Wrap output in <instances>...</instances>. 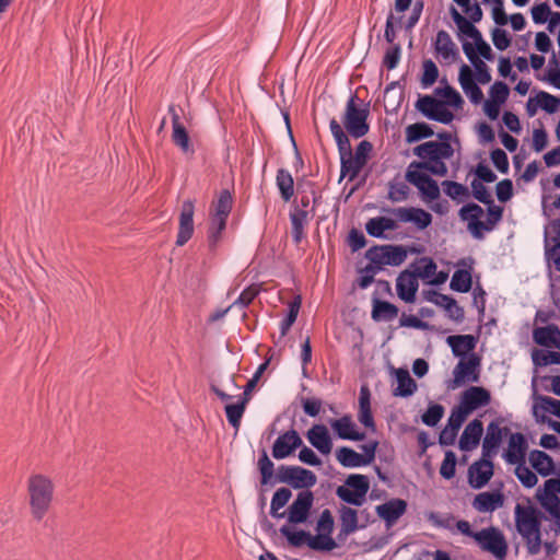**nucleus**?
I'll list each match as a JSON object with an SVG mask.
<instances>
[{
	"label": "nucleus",
	"instance_id": "8fccbe9b",
	"mask_svg": "<svg viewBox=\"0 0 560 560\" xmlns=\"http://www.w3.org/2000/svg\"><path fill=\"white\" fill-rule=\"evenodd\" d=\"M302 304V298L301 295L294 296V299L289 303V312L287 317L281 322L280 324V335L281 337H284L294 322L298 318L299 311L301 308Z\"/></svg>",
	"mask_w": 560,
	"mask_h": 560
},
{
	"label": "nucleus",
	"instance_id": "338daca9",
	"mask_svg": "<svg viewBox=\"0 0 560 560\" xmlns=\"http://www.w3.org/2000/svg\"><path fill=\"white\" fill-rule=\"evenodd\" d=\"M489 94L490 101L503 104L509 97L510 89L504 82L497 81L491 85Z\"/></svg>",
	"mask_w": 560,
	"mask_h": 560
},
{
	"label": "nucleus",
	"instance_id": "6ab92c4d",
	"mask_svg": "<svg viewBox=\"0 0 560 560\" xmlns=\"http://www.w3.org/2000/svg\"><path fill=\"white\" fill-rule=\"evenodd\" d=\"M303 444L299 433L292 429L280 434L273 443L272 456L276 459H283L290 456L296 448Z\"/></svg>",
	"mask_w": 560,
	"mask_h": 560
},
{
	"label": "nucleus",
	"instance_id": "aec40b11",
	"mask_svg": "<svg viewBox=\"0 0 560 560\" xmlns=\"http://www.w3.org/2000/svg\"><path fill=\"white\" fill-rule=\"evenodd\" d=\"M433 48L436 58L441 62L452 63L458 58V48L451 35L444 30L436 33Z\"/></svg>",
	"mask_w": 560,
	"mask_h": 560
},
{
	"label": "nucleus",
	"instance_id": "37998d69",
	"mask_svg": "<svg viewBox=\"0 0 560 560\" xmlns=\"http://www.w3.org/2000/svg\"><path fill=\"white\" fill-rule=\"evenodd\" d=\"M336 457L343 467L354 468L364 466L363 455L348 446L337 450Z\"/></svg>",
	"mask_w": 560,
	"mask_h": 560
},
{
	"label": "nucleus",
	"instance_id": "69168bd1",
	"mask_svg": "<svg viewBox=\"0 0 560 560\" xmlns=\"http://www.w3.org/2000/svg\"><path fill=\"white\" fill-rule=\"evenodd\" d=\"M538 104H540V108L544 109L548 114H553L558 110L560 98L545 92L539 91L537 93Z\"/></svg>",
	"mask_w": 560,
	"mask_h": 560
},
{
	"label": "nucleus",
	"instance_id": "a18cd8bd",
	"mask_svg": "<svg viewBox=\"0 0 560 560\" xmlns=\"http://www.w3.org/2000/svg\"><path fill=\"white\" fill-rule=\"evenodd\" d=\"M433 135V129L425 122H416L409 125L406 128V141L408 143H413L421 139L430 138Z\"/></svg>",
	"mask_w": 560,
	"mask_h": 560
},
{
	"label": "nucleus",
	"instance_id": "393cba45",
	"mask_svg": "<svg viewBox=\"0 0 560 560\" xmlns=\"http://www.w3.org/2000/svg\"><path fill=\"white\" fill-rule=\"evenodd\" d=\"M406 509V501L401 499H393L377 505L376 513L386 522L387 526H392L401 515H404Z\"/></svg>",
	"mask_w": 560,
	"mask_h": 560
},
{
	"label": "nucleus",
	"instance_id": "f257e3e1",
	"mask_svg": "<svg viewBox=\"0 0 560 560\" xmlns=\"http://www.w3.org/2000/svg\"><path fill=\"white\" fill-rule=\"evenodd\" d=\"M26 493L32 518L42 522L52 506L55 498L52 479L42 472L31 474L26 480Z\"/></svg>",
	"mask_w": 560,
	"mask_h": 560
},
{
	"label": "nucleus",
	"instance_id": "20e7f679",
	"mask_svg": "<svg viewBox=\"0 0 560 560\" xmlns=\"http://www.w3.org/2000/svg\"><path fill=\"white\" fill-rule=\"evenodd\" d=\"M369 264L363 268L364 272L378 273L384 266H399L407 258V250L401 245H374L365 253Z\"/></svg>",
	"mask_w": 560,
	"mask_h": 560
},
{
	"label": "nucleus",
	"instance_id": "f03ea898",
	"mask_svg": "<svg viewBox=\"0 0 560 560\" xmlns=\"http://www.w3.org/2000/svg\"><path fill=\"white\" fill-rule=\"evenodd\" d=\"M541 512L532 504L517 503L514 509L516 530L532 556L538 555L541 550Z\"/></svg>",
	"mask_w": 560,
	"mask_h": 560
},
{
	"label": "nucleus",
	"instance_id": "c9c22d12",
	"mask_svg": "<svg viewBox=\"0 0 560 560\" xmlns=\"http://www.w3.org/2000/svg\"><path fill=\"white\" fill-rule=\"evenodd\" d=\"M398 315V307L387 301L373 300L372 318L375 322H390Z\"/></svg>",
	"mask_w": 560,
	"mask_h": 560
},
{
	"label": "nucleus",
	"instance_id": "4c0bfd02",
	"mask_svg": "<svg viewBox=\"0 0 560 560\" xmlns=\"http://www.w3.org/2000/svg\"><path fill=\"white\" fill-rule=\"evenodd\" d=\"M292 225V238L295 244H300L304 237V226L307 223V211L304 209L295 208L290 213Z\"/></svg>",
	"mask_w": 560,
	"mask_h": 560
},
{
	"label": "nucleus",
	"instance_id": "1a4fd4ad",
	"mask_svg": "<svg viewBox=\"0 0 560 560\" xmlns=\"http://www.w3.org/2000/svg\"><path fill=\"white\" fill-rule=\"evenodd\" d=\"M373 151V144L368 140H362L355 148L354 153H350L346 161L341 163V177H349L354 180L362 168L366 165Z\"/></svg>",
	"mask_w": 560,
	"mask_h": 560
},
{
	"label": "nucleus",
	"instance_id": "6e6552de",
	"mask_svg": "<svg viewBox=\"0 0 560 560\" xmlns=\"http://www.w3.org/2000/svg\"><path fill=\"white\" fill-rule=\"evenodd\" d=\"M277 479L279 482L287 483L293 489H305L314 487L317 482L316 475L301 466L281 465L278 468Z\"/></svg>",
	"mask_w": 560,
	"mask_h": 560
},
{
	"label": "nucleus",
	"instance_id": "423d86ee",
	"mask_svg": "<svg viewBox=\"0 0 560 560\" xmlns=\"http://www.w3.org/2000/svg\"><path fill=\"white\" fill-rule=\"evenodd\" d=\"M370 490V480L365 475L352 474L347 477L345 485L336 489L337 497L355 506L364 503L365 497Z\"/></svg>",
	"mask_w": 560,
	"mask_h": 560
},
{
	"label": "nucleus",
	"instance_id": "0eeeda50",
	"mask_svg": "<svg viewBox=\"0 0 560 560\" xmlns=\"http://www.w3.org/2000/svg\"><path fill=\"white\" fill-rule=\"evenodd\" d=\"M480 357L472 352L467 358L459 359L453 370V380L448 384V388L455 389L465 383H477L480 378Z\"/></svg>",
	"mask_w": 560,
	"mask_h": 560
},
{
	"label": "nucleus",
	"instance_id": "a19ab883",
	"mask_svg": "<svg viewBox=\"0 0 560 560\" xmlns=\"http://www.w3.org/2000/svg\"><path fill=\"white\" fill-rule=\"evenodd\" d=\"M248 397H241L236 404L225 405L228 421L235 430H238L241 425V420L245 412Z\"/></svg>",
	"mask_w": 560,
	"mask_h": 560
},
{
	"label": "nucleus",
	"instance_id": "f704fd0d",
	"mask_svg": "<svg viewBox=\"0 0 560 560\" xmlns=\"http://www.w3.org/2000/svg\"><path fill=\"white\" fill-rule=\"evenodd\" d=\"M340 530L339 536H349L358 529L357 510L342 505L339 509Z\"/></svg>",
	"mask_w": 560,
	"mask_h": 560
},
{
	"label": "nucleus",
	"instance_id": "b1692460",
	"mask_svg": "<svg viewBox=\"0 0 560 560\" xmlns=\"http://www.w3.org/2000/svg\"><path fill=\"white\" fill-rule=\"evenodd\" d=\"M308 442L322 454L328 455L332 448L331 438L324 424H314L306 433Z\"/></svg>",
	"mask_w": 560,
	"mask_h": 560
},
{
	"label": "nucleus",
	"instance_id": "39448f33",
	"mask_svg": "<svg viewBox=\"0 0 560 560\" xmlns=\"http://www.w3.org/2000/svg\"><path fill=\"white\" fill-rule=\"evenodd\" d=\"M369 114L370 104L360 98L358 94H352L346 104L342 119L343 126L351 137L359 139L369 132Z\"/></svg>",
	"mask_w": 560,
	"mask_h": 560
},
{
	"label": "nucleus",
	"instance_id": "f3484780",
	"mask_svg": "<svg viewBox=\"0 0 560 560\" xmlns=\"http://www.w3.org/2000/svg\"><path fill=\"white\" fill-rule=\"evenodd\" d=\"M194 201L190 199L185 200L179 214L178 233L176 237L177 246H184L191 238L194 234Z\"/></svg>",
	"mask_w": 560,
	"mask_h": 560
},
{
	"label": "nucleus",
	"instance_id": "3c124183",
	"mask_svg": "<svg viewBox=\"0 0 560 560\" xmlns=\"http://www.w3.org/2000/svg\"><path fill=\"white\" fill-rule=\"evenodd\" d=\"M308 547L316 551H331L337 547V544L330 534L318 533L316 536L311 535Z\"/></svg>",
	"mask_w": 560,
	"mask_h": 560
},
{
	"label": "nucleus",
	"instance_id": "7c9ffc66",
	"mask_svg": "<svg viewBox=\"0 0 560 560\" xmlns=\"http://www.w3.org/2000/svg\"><path fill=\"white\" fill-rule=\"evenodd\" d=\"M532 468L541 477L555 474V462L550 455L540 450H532L528 454Z\"/></svg>",
	"mask_w": 560,
	"mask_h": 560
},
{
	"label": "nucleus",
	"instance_id": "052dcab7",
	"mask_svg": "<svg viewBox=\"0 0 560 560\" xmlns=\"http://www.w3.org/2000/svg\"><path fill=\"white\" fill-rule=\"evenodd\" d=\"M459 7L463 8L464 12L468 15V20L478 23L482 19V10L477 2L471 3V0H453Z\"/></svg>",
	"mask_w": 560,
	"mask_h": 560
},
{
	"label": "nucleus",
	"instance_id": "e2e57ef3",
	"mask_svg": "<svg viewBox=\"0 0 560 560\" xmlns=\"http://www.w3.org/2000/svg\"><path fill=\"white\" fill-rule=\"evenodd\" d=\"M456 472V455L453 451H446L440 467V474L444 479H452Z\"/></svg>",
	"mask_w": 560,
	"mask_h": 560
},
{
	"label": "nucleus",
	"instance_id": "4468645a",
	"mask_svg": "<svg viewBox=\"0 0 560 560\" xmlns=\"http://www.w3.org/2000/svg\"><path fill=\"white\" fill-rule=\"evenodd\" d=\"M483 213V209L475 202L463 206L458 211L460 220L467 222V229L476 240L483 238L482 228L485 226L483 221L480 220Z\"/></svg>",
	"mask_w": 560,
	"mask_h": 560
},
{
	"label": "nucleus",
	"instance_id": "473e14b6",
	"mask_svg": "<svg viewBox=\"0 0 560 560\" xmlns=\"http://www.w3.org/2000/svg\"><path fill=\"white\" fill-rule=\"evenodd\" d=\"M330 132L336 141L338 152L340 155V164L347 160L352 152L351 143L348 135L343 131L341 125L332 118L329 122Z\"/></svg>",
	"mask_w": 560,
	"mask_h": 560
},
{
	"label": "nucleus",
	"instance_id": "bf43d9fd",
	"mask_svg": "<svg viewBox=\"0 0 560 560\" xmlns=\"http://www.w3.org/2000/svg\"><path fill=\"white\" fill-rule=\"evenodd\" d=\"M444 415V407L440 404H431L422 415V422L425 425H436Z\"/></svg>",
	"mask_w": 560,
	"mask_h": 560
},
{
	"label": "nucleus",
	"instance_id": "09e8293b",
	"mask_svg": "<svg viewBox=\"0 0 560 560\" xmlns=\"http://www.w3.org/2000/svg\"><path fill=\"white\" fill-rule=\"evenodd\" d=\"M514 474L523 487L530 489L538 482L537 475L526 466V460L514 464Z\"/></svg>",
	"mask_w": 560,
	"mask_h": 560
},
{
	"label": "nucleus",
	"instance_id": "cd10ccee",
	"mask_svg": "<svg viewBox=\"0 0 560 560\" xmlns=\"http://www.w3.org/2000/svg\"><path fill=\"white\" fill-rule=\"evenodd\" d=\"M504 503V495L500 491H486L478 493L474 501L472 508L481 513L493 512L501 508Z\"/></svg>",
	"mask_w": 560,
	"mask_h": 560
},
{
	"label": "nucleus",
	"instance_id": "9b49d317",
	"mask_svg": "<svg viewBox=\"0 0 560 560\" xmlns=\"http://www.w3.org/2000/svg\"><path fill=\"white\" fill-rule=\"evenodd\" d=\"M401 223H412L418 230H425L432 223V215L422 208L398 207L387 210Z\"/></svg>",
	"mask_w": 560,
	"mask_h": 560
},
{
	"label": "nucleus",
	"instance_id": "774afa93",
	"mask_svg": "<svg viewBox=\"0 0 560 560\" xmlns=\"http://www.w3.org/2000/svg\"><path fill=\"white\" fill-rule=\"evenodd\" d=\"M258 467L261 475V483H268L273 477V468L275 465L271 459L268 457L267 453L264 452L262 455L258 459Z\"/></svg>",
	"mask_w": 560,
	"mask_h": 560
},
{
	"label": "nucleus",
	"instance_id": "58836bf2",
	"mask_svg": "<svg viewBox=\"0 0 560 560\" xmlns=\"http://www.w3.org/2000/svg\"><path fill=\"white\" fill-rule=\"evenodd\" d=\"M276 185L280 191L281 198L289 201L294 195V180L292 175L285 168H279L276 175Z\"/></svg>",
	"mask_w": 560,
	"mask_h": 560
},
{
	"label": "nucleus",
	"instance_id": "9d476101",
	"mask_svg": "<svg viewBox=\"0 0 560 560\" xmlns=\"http://www.w3.org/2000/svg\"><path fill=\"white\" fill-rule=\"evenodd\" d=\"M416 108L424 117L434 121L451 124L454 119V114L445 106V103L431 95L420 96L416 102Z\"/></svg>",
	"mask_w": 560,
	"mask_h": 560
},
{
	"label": "nucleus",
	"instance_id": "ea45409f",
	"mask_svg": "<svg viewBox=\"0 0 560 560\" xmlns=\"http://www.w3.org/2000/svg\"><path fill=\"white\" fill-rule=\"evenodd\" d=\"M292 497V492L289 488H279L272 495L270 503V514L275 518H282L285 516V512H279L284 508Z\"/></svg>",
	"mask_w": 560,
	"mask_h": 560
},
{
	"label": "nucleus",
	"instance_id": "5701e85b",
	"mask_svg": "<svg viewBox=\"0 0 560 560\" xmlns=\"http://www.w3.org/2000/svg\"><path fill=\"white\" fill-rule=\"evenodd\" d=\"M458 81L471 103L479 104L483 100V93L475 80L472 70L467 65L459 68Z\"/></svg>",
	"mask_w": 560,
	"mask_h": 560
},
{
	"label": "nucleus",
	"instance_id": "5fc2aeb1",
	"mask_svg": "<svg viewBox=\"0 0 560 560\" xmlns=\"http://www.w3.org/2000/svg\"><path fill=\"white\" fill-rule=\"evenodd\" d=\"M443 190L453 200L460 201L462 198L469 196V190L463 184L453 180H444L442 183Z\"/></svg>",
	"mask_w": 560,
	"mask_h": 560
},
{
	"label": "nucleus",
	"instance_id": "2f4dec72",
	"mask_svg": "<svg viewBox=\"0 0 560 560\" xmlns=\"http://www.w3.org/2000/svg\"><path fill=\"white\" fill-rule=\"evenodd\" d=\"M330 425L342 440L362 441L365 439L364 433L355 430V424L349 415L331 421Z\"/></svg>",
	"mask_w": 560,
	"mask_h": 560
},
{
	"label": "nucleus",
	"instance_id": "a878e982",
	"mask_svg": "<svg viewBox=\"0 0 560 560\" xmlns=\"http://www.w3.org/2000/svg\"><path fill=\"white\" fill-rule=\"evenodd\" d=\"M455 357L463 359L472 353L477 345V338L472 335H452L446 338Z\"/></svg>",
	"mask_w": 560,
	"mask_h": 560
},
{
	"label": "nucleus",
	"instance_id": "72a5a7b5",
	"mask_svg": "<svg viewBox=\"0 0 560 560\" xmlns=\"http://www.w3.org/2000/svg\"><path fill=\"white\" fill-rule=\"evenodd\" d=\"M396 219L387 218V217H376L370 219L365 224V230L370 236L376 238L385 237V231H394L398 229Z\"/></svg>",
	"mask_w": 560,
	"mask_h": 560
},
{
	"label": "nucleus",
	"instance_id": "864d4df0",
	"mask_svg": "<svg viewBox=\"0 0 560 560\" xmlns=\"http://www.w3.org/2000/svg\"><path fill=\"white\" fill-rule=\"evenodd\" d=\"M540 489L537 491V498L542 508L555 518L560 520V498L558 495H544L540 494Z\"/></svg>",
	"mask_w": 560,
	"mask_h": 560
},
{
	"label": "nucleus",
	"instance_id": "de8ad7c7",
	"mask_svg": "<svg viewBox=\"0 0 560 560\" xmlns=\"http://www.w3.org/2000/svg\"><path fill=\"white\" fill-rule=\"evenodd\" d=\"M280 534L288 539L290 546L299 548L306 544L308 546V539L311 534L305 530H292L289 525H283L279 529Z\"/></svg>",
	"mask_w": 560,
	"mask_h": 560
},
{
	"label": "nucleus",
	"instance_id": "c03bdc74",
	"mask_svg": "<svg viewBox=\"0 0 560 560\" xmlns=\"http://www.w3.org/2000/svg\"><path fill=\"white\" fill-rule=\"evenodd\" d=\"M233 207V197L228 189H223L217 201L212 203L213 210H211L210 214L220 217V218H229L231 210Z\"/></svg>",
	"mask_w": 560,
	"mask_h": 560
},
{
	"label": "nucleus",
	"instance_id": "49530a36",
	"mask_svg": "<svg viewBox=\"0 0 560 560\" xmlns=\"http://www.w3.org/2000/svg\"><path fill=\"white\" fill-rule=\"evenodd\" d=\"M471 275L466 269L456 270L451 279L450 287L453 291L466 293L471 289Z\"/></svg>",
	"mask_w": 560,
	"mask_h": 560
},
{
	"label": "nucleus",
	"instance_id": "6e6d98bb",
	"mask_svg": "<svg viewBox=\"0 0 560 560\" xmlns=\"http://www.w3.org/2000/svg\"><path fill=\"white\" fill-rule=\"evenodd\" d=\"M439 78V69L433 60L425 59L422 62L421 84L424 88L431 86Z\"/></svg>",
	"mask_w": 560,
	"mask_h": 560
},
{
	"label": "nucleus",
	"instance_id": "79ce46f5",
	"mask_svg": "<svg viewBox=\"0 0 560 560\" xmlns=\"http://www.w3.org/2000/svg\"><path fill=\"white\" fill-rule=\"evenodd\" d=\"M226 218H220L210 214V224L208 229V243L211 249H214L222 237L226 228Z\"/></svg>",
	"mask_w": 560,
	"mask_h": 560
},
{
	"label": "nucleus",
	"instance_id": "2eb2a0df",
	"mask_svg": "<svg viewBox=\"0 0 560 560\" xmlns=\"http://www.w3.org/2000/svg\"><path fill=\"white\" fill-rule=\"evenodd\" d=\"M493 476L492 457H483L468 468V481L474 489L485 487Z\"/></svg>",
	"mask_w": 560,
	"mask_h": 560
},
{
	"label": "nucleus",
	"instance_id": "c85d7f7f",
	"mask_svg": "<svg viewBox=\"0 0 560 560\" xmlns=\"http://www.w3.org/2000/svg\"><path fill=\"white\" fill-rule=\"evenodd\" d=\"M533 339L539 346L560 349V328L555 324L536 327L533 330Z\"/></svg>",
	"mask_w": 560,
	"mask_h": 560
},
{
	"label": "nucleus",
	"instance_id": "603ef678",
	"mask_svg": "<svg viewBox=\"0 0 560 560\" xmlns=\"http://www.w3.org/2000/svg\"><path fill=\"white\" fill-rule=\"evenodd\" d=\"M410 167H415L418 170H423L432 173L438 176H445L447 173V167L443 162V159H436L432 161H420V162H411Z\"/></svg>",
	"mask_w": 560,
	"mask_h": 560
},
{
	"label": "nucleus",
	"instance_id": "f8f14e48",
	"mask_svg": "<svg viewBox=\"0 0 560 560\" xmlns=\"http://www.w3.org/2000/svg\"><path fill=\"white\" fill-rule=\"evenodd\" d=\"M313 503L314 494L311 490L300 491L295 500L288 508V522L291 524L305 523L308 518Z\"/></svg>",
	"mask_w": 560,
	"mask_h": 560
},
{
	"label": "nucleus",
	"instance_id": "c756f323",
	"mask_svg": "<svg viewBox=\"0 0 560 560\" xmlns=\"http://www.w3.org/2000/svg\"><path fill=\"white\" fill-rule=\"evenodd\" d=\"M482 422L478 419L469 422L459 439V448L465 452L472 451L480 442L482 435Z\"/></svg>",
	"mask_w": 560,
	"mask_h": 560
},
{
	"label": "nucleus",
	"instance_id": "a211bd4d",
	"mask_svg": "<svg viewBox=\"0 0 560 560\" xmlns=\"http://www.w3.org/2000/svg\"><path fill=\"white\" fill-rule=\"evenodd\" d=\"M413 153L422 161H432L436 159H450L454 150L446 141H428L416 147Z\"/></svg>",
	"mask_w": 560,
	"mask_h": 560
},
{
	"label": "nucleus",
	"instance_id": "dca6fc26",
	"mask_svg": "<svg viewBox=\"0 0 560 560\" xmlns=\"http://www.w3.org/2000/svg\"><path fill=\"white\" fill-rule=\"evenodd\" d=\"M528 442L526 436L521 432H510L508 447L502 454V457L508 464L513 465L526 460Z\"/></svg>",
	"mask_w": 560,
	"mask_h": 560
},
{
	"label": "nucleus",
	"instance_id": "680f3d73",
	"mask_svg": "<svg viewBox=\"0 0 560 560\" xmlns=\"http://www.w3.org/2000/svg\"><path fill=\"white\" fill-rule=\"evenodd\" d=\"M488 206V218L487 221L483 222L482 232H490L494 229V226L502 220L503 208L500 206H495L494 203H487Z\"/></svg>",
	"mask_w": 560,
	"mask_h": 560
},
{
	"label": "nucleus",
	"instance_id": "bb28decb",
	"mask_svg": "<svg viewBox=\"0 0 560 560\" xmlns=\"http://www.w3.org/2000/svg\"><path fill=\"white\" fill-rule=\"evenodd\" d=\"M172 115V141L177 145L184 153L190 151V139L188 131L180 121L179 115L176 113L175 107L172 105L168 108Z\"/></svg>",
	"mask_w": 560,
	"mask_h": 560
},
{
	"label": "nucleus",
	"instance_id": "7ed1b4c3",
	"mask_svg": "<svg viewBox=\"0 0 560 560\" xmlns=\"http://www.w3.org/2000/svg\"><path fill=\"white\" fill-rule=\"evenodd\" d=\"M456 528L463 535L472 538L482 551L491 553L497 560H504L509 552V545L504 534L494 526L474 532L468 521L459 520Z\"/></svg>",
	"mask_w": 560,
	"mask_h": 560
},
{
	"label": "nucleus",
	"instance_id": "0e129e2a",
	"mask_svg": "<svg viewBox=\"0 0 560 560\" xmlns=\"http://www.w3.org/2000/svg\"><path fill=\"white\" fill-rule=\"evenodd\" d=\"M409 195V187L404 182L389 183V190L387 198L393 202L405 201Z\"/></svg>",
	"mask_w": 560,
	"mask_h": 560
},
{
	"label": "nucleus",
	"instance_id": "4d7b16f0",
	"mask_svg": "<svg viewBox=\"0 0 560 560\" xmlns=\"http://www.w3.org/2000/svg\"><path fill=\"white\" fill-rule=\"evenodd\" d=\"M436 264L430 257H422L417 262V268L413 273L417 275V278H421L423 280L432 278L436 272Z\"/></svg>",
	"mask_w": 560,
	"mask_h": 560
},
{
	"label": "nucleus",
	"instance_id": "e433bc0d",
	"mask_svg": "<svg viewBox=\"0 0 560 560\" xmlns=\"http://www.w3.org/2000/svg\"><path fill=\"white\" fill-rule=\"evenodd\" d=\"M396 381L397 387L393 390L395 397H409L417 389V384L407 370L398 369L396 371Z\"/></svg>",
	"mask_w": 560,
	"mask_h": 560
},
{
	"label": "nucleus",
	"instance_id": "13d9d810",
	"mask_svg": "<svg viewBox=\"0 0 560 560\" xmlns=\"http://www.w3.org/2000/svg\"><path fill=\"white\" fill-rule=\"evenodd\" d=\"M533 362L537 366L549 364H560V353L553 351L535 350L533 352Z\"/></svg>",
	"mask_w": 560,
	"mask_h": 560
},
{
	"label": "nucleus",
	"instance_id": "412c9836",
	"mask_svg": "<svg viewBox=\"0 0 560 560\" xmlns=\"http://www.w3.org/2000/svg\"><path fill=\"white\" fill-rule=\"evenodd\" d=\"M490 401L491 395L488 389L481 386H470L463 392L459 405L471 413L474 410L489 405Z\"/></svg>",
	"mask_w": 560,
	"mask_h": 560
},
{
	"label": "nucleus",
	"instance_id": "ddd939ff",
	"mask_svg": "<svg viewBox=\"0 0 560 560\" xmlns=\"http://www.w3.org/2000/svg\"><path fill=\"white\" fill-rule=\"evenodd\" d=\"M510 432L509 427L501 428L498 421H491L487 425L486 435L482 441V456L493 458L498 453L503 436H508Z\"/></svg>",
	"mask_w": 560,
	"mask_h": 560
},
{
	"label": "nucleus",
	"instance_id": "4be33fe9",
	"mask_svg": "<svg viewBox=\"0 0 560 560\" xmlns=\"http://www.w3.org/2000/svg\"><path fill=\"white\" fill-rule=\"evenodd\" d=\"M418 288L419 282L416 273L408 270L400 272L396 280V290L399 299L407 303L415 302Z\"/></svg>",
	"mask_w": 560,
	"mask_h": 560
}]
</instances>
